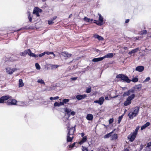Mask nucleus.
<instances>
[{
    "label": "nucleus",
    "mask_w": 151,
    "mask_h": 151,
    "mask_svg": "<svg viewBox=\"0 0 151 151\" xmlns=\"http://www.w3.org/2000/svg\"><path fill=\"white\" fill-rule=\"evenodd\" d=\"M116 78H120L122 80L127 83H129L131 81V80L129 79L128 77L124 74L118 75L116 76Z\"/></svg>",
    "instance_id": "nucleus-1"
},
{
    "label": "nucleus",
    "mask_w": 151,
    "mask_h": 151,
    "mask_svg": "<svg viewBox=\"0 0 151 151\" xmlns=\"http://www.w3.org/2000/svg\"><path fill=\"white\" fill-rule=\"evenodd\" d=\"M5 69L6 70V73L9 75L12 74L14 71L17 70L16 68H11L9 66L7 67Z\"/></svg>",
    "instance_id": "nucleus-2"
},
{
    "label": "nucleus",
    "mask_w": 151,
    "mask_h": 151,
    "mask_svg": "<svg viewBox=\"0 0 151 151\" xmlns=\"http://www.w3.org/2000/svg\"><path fill=\"white\" fill-rule=\"evenodd\" d=\"M17 101L14 99H9L5 103H6L8 105H16L17 103Z\"/></svg>",
    "instance_id": "nucleus-3"
},
{
    "label": "nucleus",
    "mask_w": 151,
    "mask_h": 151,
    "mask_svg": "<svg viewBox=\"0 0 151 151\" xmlns=\"http://www.w3.org/2000/svg\"><path fill=\"white\" fill-rule=\"evenodd\" d=\"M75 127V126L73 127L69 128V127L67 126V129L68 130V132L67 134L72 136L73 135L74 132L76 131V129Z\"/></svg>",
    "instance_id": "nucleus-4"
},
{
    "label": "nucleus",
    "mask_w": 151,
    "mask_h": 151,
    "mask_svg": "<svg viewBox=\"0 0 151 151\" xmlns=\"http://www.w3.org/2000/svg\"><path fill=\"white\" fill-rule=\"evenodd\" d=\"M10 98L9 95L4 96L0 98V103H5V101L8 100Z\"/></svg>",
    "instance_id": "nucleus-5"
},
{
    "label": "nucleus",
    "mask_w": 151,
    "mask_h": 151,
    "mask_svg": "<svg viewBox=\"0 0 151 151\" xmlns=\"http://www.w3.org/2000/svg\"><path fill=\"white\" fill-rule=\"evenodd\" d=\"M136 135V134L132 133L128 136V139H129L130 142H132L135 139Z\"/></svg>",
    "instance_id": "nucleus-6"
},
{
    "label": "nucleus",
    "mask_w": 151,
    "mask_h": 151,
    "mask_svg": "<svg viewBox=\"0 0 151 151\" xmlns=\"http://www.w3.org/2000/svg\"><path fill=\"white\" fill-rule=\"evenodd\" d=\"M104 101V97H100L98 100L94 101V102L96 103H98L99 105H101L103 104Z\"/></svg>",
    "instance_id": "nucleus-7"
},
{
    "label": "nucleus",
    "mask_w": 151,
    "mask_h": 151,
    "mask_svg": "<svg viewBox=\"0 0 151 151\" xmlns=\"http://www.w3.org/2000/svg\"><path fill=\"white\" fill-rule=\"evenodd\" d=\"M134 93V91L132 88L131 89H130L127 91L124 92L123 93V96H129V95L131 94V93Z\"/></svg>",
    "instance_id": "nucleus-8"
},
{
    "label": "nucleus",
    "mask_w": 151,
    "mask_h": 151,
    "mask_svg": "<svg viewBox=\"0 0 151 151\" xmlns=\"http://www.w3.org/2000/svg\"><path fill=\"white\" fill-rule=\"evenodd\" d=\"M86 97V95L85 94L83 95L78 94L76 96V98L79 101L85 99Z\"/></svg>",
    "instance_id": "nucleus-9"
},
{
    "label": "nucleus",
    "mask_w": 151,
    "mask_h": 151,
    "mask_svg": "<svg viewBox=\"0 0 151 151\" xmlns=\"http://www.w3.org/2000/svg\"><path fill=\"white\" fill-rule=\"evenodd\" d=\"M144 69V67L143 66H137L135 69V70L138 71L139 72H141L143 71Z\"/></svg>",
    "instance_id": "nucleus-10"
},
{
    "label": "nucleus",
    "mask_w": 151,
    "mask_h": 151,
    "mask_svg": "<svg viewBox=\"0 0 151 151\" xmlns=\"http://www.w3.org/2000/svg\"><path fill=\"white\" fill-rule=\"evenodd\" d=\"M71 111V110L70 109L66 108L65 109V114H67L68 116V118L70 117V113Z\"/></svg>",
    "instance_id": "nucleus-11"
},
{
    "label": "nucleus",
    "mask_w": 151,
    "mask_h": 151,
    "mask_svg": "<svg viewBox=\"0 0 151 151\" xmlns=\"http://www.w3.org/2000/svg\"><path fill=\"white\" fill-rule=\"evenodd\" d=\"M73 137V135L72 136L67 134V142H72Z\"/></svg>",
    "instance_id": "nucleus-12"
},
{
    "label": "nucleus",
    "mask_w": 151,
    "mask_h": 151,
    "mask_svg": "<svg viewBox=\"0 0 151 151\" xmlns=\"http://www.w3.org/2000/svg\"><path fill=\"white\" fill-rule=\"evenodd\" d=\"M142 85L141 84H139L135 86L134 87L132 88L133 89L134 91V92H135V91H136V90H139L142 87Z\"/></svg>",
    "instance_id": "nucleus-13"
},
{
    "label": "nucleus",
    "mask_w": 151,
    "mask_h": 151,
    "mask_svg": "<svg viewBox=\"0 0 151 151\" xmlns=\"http://www.w3.org/2000/svg\"><path fill=\"white\" fill-rule=\"evenodd\" d=\"M52 52H49V51H45L42 53L38 55V56L39 57H41L45 55V54L49 55L50 54H52Z\"/></svg>",
    "instance_id": "nucleus-14"
},
{
    "label": "nucleus",
    "mask_w": 151,
    "mask_h": 151,
    "mask_svg": "<svg viewBox=\"0 0 151 151\" xmlns=\"http://www.w3.org/2000/svg\"><path fill=\"white\" fill-rule=\"evenodd\" d=\"M113 56V53H110L107 54L104 56L103 57V59L106 58H111Z\"/></svg>",
    "instance_id": "nucleus-15"
},
{
    "label": "nucleus",
    "mask_w": 151,
    "mask_h": 151,
    "mask_svg": "<svg viewBox=\"0 0 151 151\" xmlns=\"http://www.w3.org/2000/svg\"><path fill=\"white\" fill-rule=\"evenodd\" d=\"M150 123L149 122H147L145 124L143 125L142 126L141 128V130H143L145 129L146 128L149 126L150 125Z\"/></svg>",
    "instance_id": "nucleus-16"
},
{
    "label": "nucleus",
    "mask_w": 151,
    "mask_h": 151,
    "mask_svg": "<svg viewBox=\"0 0 151 151\" xmlns=\"http://www.w3.org/2000/svg\"><path fill=\"white\" fill-rule=\"evenodd\" d=\"M103 59V57L98 58H94L92 60V61L93 62H97L102 60Z\"/></svg>",
    "instance_id": "nucleus-17"
},
{
    "label": "nucleus",
    "mask_w": 151,
    "mask_h": 151,
    "mask_svg": "<svg viewBox=\"0 0 151 151\" xmlns=\"http://www.w3.org/2000/svg\"><path fill=\"white\" fill-rule=\"evenodd\" d=\"M93 118V116L92 114H88L86 116V119L89 121L92 120Z\"/></svg>",
    "instance_id": "nucleus-18"
},
{
    "label": "nucleus",
    "mask_w": 151,
    "mask_h": 151,
    "mask_svg": "<svg viewBox=\"0 0 151 151\" xmlns=\"http://www.w3.org/2000/svg\"><path fill=\"white\" fill-rule=\"evenodd\" d=\"M87 137L86 136H84L83 137L81 140L79 142V143L80 145H82L83 143L86 142L87 140Z\"/></svg>",
    "instance_id": "nucleus-19"
},
{
    "label": "nucleus",
    "mask_w": 151,
    "mask_h": 151,
    "mask_svg": "<svg viewBox=\"0 0 151 151\" xmlns=\"http://www.w3.org/2000/svg\"><path fill=\"white\" fill-rule=\"evenodd\" d=\"M139 107L137 106L135 107L134 110L133 112L135 114V116H137L138 114L139 111Z\"/></svg>",
    "instance_id": "nucleus-20"
},
{
    "label": "nucleus",
    "mask_w": 151,
    "mask_h": 151,
    "mask_svg": "<svg viewBox=\"0 0 151 151\" xmlns=\"http://www.w3.org/2000/svg\"><path fill=\"white\" fill-rule=\"evenodd\" d=\"M19 58L16 56H13L10 57V60L12 61H14L18 60Z\"/></svg>",
    "instance_id": "nucleus-21"
},
{
    "label": "nucleus",
    "mask_w": 151,
    "mask_h": 151,
    "mask_svg": "<svg viewBox=\"0 0 151 151\" xmlns=\"http://www.w3.org/2000/svg\"><path fill=\"white\" fill-rule=\"evenodd\" d=\"M62 55L65 57H69L71 56V55L65 52H63L62 53Z\"/></svg>",
    "instance_id": "nucleus-22"
},
{
    "label": "nucleus",
    "mask_w": 151,
    "mask_h": 151,
    "mask_svg": "<svg viewBox=\"0 0 151 151\" xmlns=\"http://www.w3.org/2000/svg\"><path fill=\"white\" fill-rule=\"evenodd\" d=\"M83 20L86 22H91L93 21V19L88 18L87 17H85L83 18Z\"/></svg>",
    "instance_id": "nucleus-23"
},
{
    "label": "nucleus",
    "mask_w": 151,
    "mask_h": 151,
    "mask_svg": "<svg viewBox=\"0 0 151 151\" xmlns=\"http://www.w3.org/2000/svg\"><path fill=\"white\" fill-rule=\"evenodd\" d=\"M114 132V131H112L111 132L107 134L104 136V138L105 139L111 137L112 133Z\"/></svg>",
    "instance_id": "nucleus-24"
},
{
    "label": "nucleus",
    "mask_w": 151,
    "mask_h": 151,
    "mask_svg": "<svg viewBox=\"0 0 151 151\" xmlns=\"http://www.w3.org/2000/svg\"><path fill=\"white\" fill-rule=\"evenodd\" d=\"M128 116L130 119H133L134 117L137 116H135V114L133 112L130 113Z\"/></svg>",
    "instance_id": "nucleus-25"
},
{
    "label": "nucleus",
    "mask_w": 151,
    "mask_h": 151,
    "mask_svg": "<svg viewBox=\"0 0 151 151\" xmlns=\"http://www.w3.org/2000/svg\"><path fill=\"white\" fill-rule=\"evenodd\" d=\"M139 50V48H137L132 50L131 51L129 52L128 54L131 55L133 53H134L137 52Z\"/></svg>",
    "instance_id": "nucleus-26"
},
{
    "label": "nucleus",
    "mask_w": 151,
    "mask_h": 151,
    "mask_svg": "<svg viewBox=\"0 0 151 151\" xmlns=\"http://www.w3.org/2000/svg\"><path fill=\"white\" fill-rule=\"evenodd\" d=\"M135 97V95L134 94H133L131 96H129L128 97V98L127 99L129 100V101H131L134 99V97Z\"/></svg>",
    "instance_id": "nucleus-27"
},
{
    "label": "nucleus",
    "mask_w": 151,
    "mask_h": 151,
    "mask_svg": "<svg viewBox=\"0 0 151 151\" xmlns=\"http://www.w3.org/2000/svg\"><path fill=\"white\" fill-rule=\"evenodd\" d=\"M19 87H21L24 86V84L23 82L22 79H19Z\"/></svg>",
    "instance_id": "nucleus-28"
},
{
    "label": "nucleus",
    "mask_w": 151,
    "mask_h": 151,
    "mask_svg": "<svg viewBox=\"0 0 151 151\" xmlns=\"http://www.w3.org/2000/svg\"><path fill=\"white\" fill-rule=\"evenodd\" d=\"M94 37L98 39L99 40H103V38L102 37L99 35H94Z\"/></svg>",
    "instance_id": "nucleus-29"
},
{
    "label": "nucleus",
    "mask_w": 151,
    "mask_h": 151,
    "mask_svg": "<svg viewBox=\"0 0 151 151\" xmlns=\"http://www.w3.org/2000/svg\"><path fill=\"white\" fill-rule=\"evenodd\" d=\"M131 101H129V100L127 99L126 101L124 102V104L125 106H126L129 105L130 104H131Z\"/></svg>",
    "instance_id": "nucleus-30"
},
{
    "label": "nucleus",
    "mask_w": 151,
    "mask_h": 151,
    "mask_svg": "<svg viewBox=\"0 0 151 151\" xmlns=\"http://www.w3.org/2000/svg\"><path fill=\"white\" fill-rule=\"evenodd\" d=\"M118 136L116 134H114L111 137L112 140H114L117 139Z\"/></svg>",
    "instance_id": "nucleus-31"
},
{
    "label": "nucleus",
    "mask_w": 151,
    "mask_h": 151,
    "mask_svg": "<svg viewBox=\"0 0 151 151\" xmlns=\"http://www.w3.org/2000/svg\"><path fill=\"white\" fill-rule=\"evenodd\" d=\"M145 148L151 150V142L147 143V146L145 147Z\"/></svg>",
    "instance_id": "nucleus-32"
},
{
    "label": "nucleus",
    "mask_w": 151,
    "mask_h": 151,
    "mask_svg": "<svg viewBox=\"0 0 151 151\" xmlns=\"http://www.w3.org/2000/svg\"><path fill=\"white\" fill-rule=\"evenodd\" d=\"M26 55L28 54L29 55L31 56V55H32V54L33 53L30 49L26 50Z\"/></svg>",
    "instance_id": "nucleus-33"
},
{
    "label": "nucleus",
    "mask_w": 151,
    "mask_h": 151,
    "mask_svg": "<svg viewBox=\"0 0 151 151\" xmlns=\"http://www.w3.org/2000/svg\"><path fill=\"white\" fill-rule=\"evenodd\" d=\"M68 118V117L66 118V119H65V120H63V121L65 122L67 126L69 125L70 121Z\"/></svg>",
    "instance_id": "nucleus-34"
},
{
    "label": "nucleus",
    "mask_w": 151,
    "mask_h": 151,
    "mask_svg": "<svg viewBox=\"0 0 151 151\" xmlns=\"http://www.w3.org/2000/svg\"><path fill=\"white\" fill-rule=\"evenodd\" d=\"M37 82L41 84H43L44 85L45 84V83L44 81L41 79H40L38 80Z\"/></svg>",
    "instance_id": "nucleus-35"
},
{
    "label": "nucleus",
    "mask_w": 151,
    "mask_h": 151,
    "mask_svg": "<svg viewBox=\"0 0 151 151\" xmlns=\"http://www.w3.org/2000/svg\"><path fill=\"white\" fill-rule=\"evenodd\" d=\"M98 15H99V20L102 22V23H103V17L101 16V14H98Z\"/></svg>",
    "instance_id": "nucleus-36"
},
{
    "label": "nucleus",
    "mask_w": 151,
    "mask_h": 151,
    "mask_svg": "<svg viewBox=\"0 0 151 151\" xmlns=\"http://www.w3.org/2000/svg\"><path fill=\"white\" fill-rule=\"evenodd\" d=\"M34 9L36 10V11H37V12L39 13L42 12V11L41 9H39L38 7H35Z\"/></svg>",
    "instance_id": "nucleus-37"
},
{
    "label": "nucleus",
    "mask_w": 151,
    "mask_h": 151,
    "mask_svg": "<svg viewBox=\"0 0 151 151\" xmlns=\"http://www.w3.org/2000/svg\"><path fill=\"white\" fill-rule=\"evenodd\" d=\"M139 126H138L137 127L136 129L135 130V131L134 132H133V133H134V134H135L136 135H137V133L138 131L139 130Z\"/></svg>",
    "instance_id": "nucleus-38"
},
{
    "label": "nucleus",
    "mask_w": 151,
    "mask_h": 151,
    "mask_svg": "<svg viewBox=\"0 0 151 151\" xmlns=\"http://www.w3.org/2000/svg\"><path fill=\"white\" fill-rule=\"evenodd\" d=\"M20 55L22 56H24L26 55V50H24V52H21L19 53Z\"/></svg>",
    "instance_id": "nucleus-39"
},
{
    "label": "nucleus",
    "mask_w": 151,
    "mask_h": 151,
    "mask_svg": "<svg viewBox=\"0 0 151 151\" xmlns=\"http://www.w3.org/2000/svg\"><path fill=\"white\" fill-rule=\"evenodd\" d=\"M91 87H89L86 89V92L87 93H89L91 92Z\"/></svg>",
    "instance_id": "nucleus-40"
},
{
    "label": "nucleus",
    "mask_w": 151,
    "mask_h": 151,
    "mask_svg": "<svg viewBox=\"0 0 151 151\" xmlns=\"http://www.w3.org/2000/svg\"><path fill=\"white\" fill-rule=\"evenodd\" d=\"M96 24L99 26H101L103 24V23H102L99 20H97V22L96 23Z\"/></svg>",
    "instance_id": "nucleus-41"
},
{
    "label": "nucleus",
    "mask_w": 151,
    "mask_h": 151,
    "mask_svg": "<svg viewBox=\"0 0 151 151\" xmlns=\"http://www.w3.org/2000/svg\"><path fill=\"white\" fill-rule=\"evenodd\" d=\"M36 68L37 70H40V67L38 63H36L35 64Z\"/></svg>",
    "instance_id": "nucleus-42"
},
{
    "label": "nucleus",
    "mask_w": 151,
    "mask_h": 151,
    "mask_svg": "<svg viewBox=\"0 0 151 151\" xmlns=\"http://www.w3.org/2000/svg\"><path fill=\"white\" fill-rule=\"evenodd\" d=\"M123 115H122L120 116H119L118 118V123L119 124L121 122V121L123 118Z\"/></svg>",
    "instance_id": "nucleus-43"
},
{
    "label": "nucleus",
    "mask_w": 151,
    "mask_h": 151,
    "mask_svg": "<svg viewBox=\"0 0 151 151\" xmlns=\"http://www.w3.org/2000/svg\"><path fill=\"white\" fill-rule=\"evenodd\" d=\"M33 13L36 14L37 17H39L40 16L39 12H37V11H36V10L34 9L33 11Z\"/></svg>",
    "instance_id": "nucleus-44"
},
{
    "label": "nucleus",
    "mask_w": 151,
    "mask_h": 151,
    "mask_svg": "<svg viewBox=\"0 0 151 151\" xmlns=\"http://www.w3.org/2000/svg\"><path fill=\"white\" fill-rule=\"evenodd\" d=\"M69 101V99H64L63 100V101L64 104H66Z\"/></svg>",
    "instance_id": "nucleus-45"
},
{
    "label": "nucleus",
    "mask_w": 151,
    "mask_h": 151,
    "mask_svg": "<svg viewBox=\"0 0 151 151\" xmlns=\"http://www.w3.org/2000/svg\"><path fill=\"white\" fill-rule=\"evenodd\" d=\"M48 24L50 25H52L54 23V22H53V21L52 20L50 19L48 20Z\"/></svg>",
    "instance_id": "nucleus-46"
},
{
    "label": "nucleus",
    "mask_w": 151,
    "mask_h": 151,
    "mask_svg": "<svg viewBox=\"0 0 151 151\" xmlns=\"http://www.w3.org/2000/svg\"><path fill=\"white\" fill-rule=\"evenodd\" d=\"M138 79L137 78H134L132 79V81L134 82H136L138 81Z\"/></svg>",
    "instance_id": "nucleus-47"
},
{
    "label": "nucleus",
    "mask_w": 151,
    "mask_h": 151,
    "mask_svg": "<svg viewBox=\"0 0 151 151\" xmlns=\"http://www.w3.org/2000/svg\"><path fill=\"white\" fill-rule=\"evenodd\" d=\"M76 144V142H74L71 145H70L69 146V147L71 148V149H70V150H71L75 146V145Z\"/></svg>",
    "instance_id": "nucleus-48"
},
{
    "label": "nucleus",
    "mask_w": 151,
    "mask_h": 151,
    "mask_svg": "<svg viewBox=\"0 0 151 151\" xmlns=\"http://www.w3.org/2000/svg\"><path fill=\"white\" fill-rule=\"evenodd\" d=\"M28 18L29 19V21L30 22H31L32 21V18L31 17L30 13H29L28 14Z\"/></svg>",
    "instance_id": "nucleus-49"
},
{
    "label": "nucleus",
    "mask_w": 151,
    "mask_h": 151,
    "mask_svg": "<svg viewBox=\"0 0 151 151\" xmlns=\"http://www.w3.org/2000/svg\"><path fill=\"white\" fill-rule=\"evenodd\" d=\"M54 106L55 107L56 106H58L59 107L60 106V105L59 104V103L58 102H55L54 103Z\"/></svg>",
    "instance_id": "nucleus-50"
},
{
    "label": "nucleus",
    "mask_w": 151,
    "mask_h": 151,
    "mask_svg": "<svg viewBox=\"0 0 151 151\" xmlns=\"http://www.w3.org/2000/svg\"><path fill=\"white\" fill-rule=\"evenodd\" d=\"M82 151H88L87 148L83 146L82 147Z\"/></svg>",
    "instance_id": "nucleus-51"
},
{
    "label": "nucleus",
    "mask_w": 151,
    "mask_h": 151,
    "mask_svg": "<svg viewBox=\"0 0 151 151\" xmlns=\"http://www.w3.org/2000/svg\"><path fill=\"white\" fill-rule=\"evenodd\" d=\"M58 67V65H53L51 66L52 69H55Z\"/></svg>",
    "instance_id": "nucleus-52"
},
{
    "label": "nucleus",
    "mask_w": 151,
    "mask_h": 151,
    "mask_svg": "<svg viewBox=\"0 0 151 151\" xmlns=\"http://www.w3.org/2000/svg\"><path fill=\"white\" fill-rule=\"evenodd\" d=\"M114 122V119L113 118L110 119L109 120V124H112Z\"/></svg>",
    "instance_id": "nucleus-53"
},
{
    "label": "nucleus",
    "mask_w": 151,
    "mask_h": 151,
    "mask_svg": "<svg viewBox=\"0 0 151 151\" xmlns=\"http://www.w3.org/2000/svg\"><path fill=\"white\" fill-rule=\"evenodd\" d=\"M27 26H25L24 27L22 28L21 29H19L17 31H19L20 30H23L24 29H27Z\"/></svg>",
    "instance_id": "nucleus-54"
},
{
    "label": "nucleus",
    "mask_w": 151,
    "mask_h": 151,
    "mask_svg": "<svg viewBox=\"0 0 151 151\" xmlns=\"http://www.w3.org/2000/svg\"><path fill=\"white\" fill-rule=\"evenodd\" d=\"M150 77H148L146 78V79L144 81V82H146L147 81H149L150 80Z\"/></svg>",
    "instance_id": "nucleus-55"
},
{
    "label": "nucleus",
    "mask_w": 151,
    "mask_h": 151,
    "mask_svg": "<svg viewBox=\"0 0 151 151\" xmlns=\"http://www.w3.org/2000/svg\"><path fill=\"white\" fill-rule=\"evenodd\" d=\"M70 115H72L73 116L75 115L76 114V112L75 111H71L70 114Z\"/></svg>",
    "instance_id": "nucleus-56"
},
{
    "label": "nucleus",
    "mask_w": 151,
    "mask_h": 151,
    "mask_svg": "<svg viewBox=\"0 0 151 151\" xmlns=\"http://www.w3.org/2000/svg\"><path fill=\"white\" fill-rule=\"evenodd\" d=\"M32 54V55H31V56L34 57V58H37L38 57V55H36L33 53Z\"/></svg>",
    "instance_id": "nucleus-57"
},
{
    "label": "nucleus",
    "mask_w": 151,
    "mask_h": 151,
    "mask_svg": "<svg viewBox=\"0 0 151 151\" xmlns=\"http://www.w3.org/2000/svg\"><path fill=\"white\" fill-rule=\"evenodd\" d=\"M142 33H141L142 35H143V34H146L147 33V31L146 30H143V32H142Z\"/></svg>",
    "instance_id": "nucleus-58"
},
{
    "label": "nucleus",
    "mask_w": 151,
    "mask_h": 151,
    "mask_svg": "<svg viewBox=\"0 0 151 151\" xmlns=\"http://www.w3.org/2000/svg\"><path fill=\"white\" fill-rule=\"evenodd\" d=\"M56 18H57L56 16H54L52 18L50 19H51L52 20L54 21L55 19H56Z\"/></svg>",
    "instance_id": "nucleus-59"
},
{
    "label": "nucleus",
    "mask_w": 151,
    "mask_h": 151,
    "mask_svg": "<svg viewBox=\"0 0 151 151\" xmlns=\"http://www.w3.org/2000/svg\"><path fill=\"white\" fill-rule=\"evenodd\" d=\"M77 77H73L71 78V79L72 80L75 81L77 79Z\"/></svg>",
    "instance_id": "nucleus-60"
},
{
    "label": "nucleus",
    "mask_w": 151,
    "mask_h": 151,
    "mask_svg": "<svg viewBox=\"0 0 151 151\" xmlns=\"http://www.w3.org/2000/svg\"><path fill=\"white\" fill-rule=\"evenodd\" d=\"M59 104L60 105V106H62V105H64V104L63 102H60L59 103Z\"/></svg>",
    "instance_id": "nucleus-61"
},
{
    "label": "nucleus",
    "mask_w": 151,
    "mask_h": 151,
    "mask_svg": "<svg viewBox=\"0 0 151 151\" xmlns=\"http://www.w3.org/2000/svg\"><path fill=\"white\" fill-rule=\"evenodd\" d=\"M52 52V54H50V55L53 54V58H54L55 56V55L52 52Z\"/></svg>",
    "instance_id": "nucleus-62"
},
{
    "label": "nucleus",
    "mask_w": 151,
    "mask_h": 151,
    "mask_svg": "<svg viewBox=\"0 0 151 151\" xmlns=\"http://www.w3.org/2000/svg\"><path fill=\"white\" fill-rule=\"evenodd\" d=\"M81 135L82 137H84V136L85 135V134L84 133L82 132L81 133Z\"/></svg>",
    "instance_id": "nucleus-63"
},
{
    "label": "nucleus",
    "mask_w": 151,
    "mask_h": 151,
    "mask_svg": "<svg viewBox=\"0 0 151 151\" xmlns=\"http://www.w3.org/2000/svg\"><path fill=\"white\" fill-rule=\"evenodd\" d=\"M59 98V97L58 96H55V97H54V99L55 100H56V99H58Z\"/></svg>",
    "instance_id": "nucleus-64"
}]
</instances>
